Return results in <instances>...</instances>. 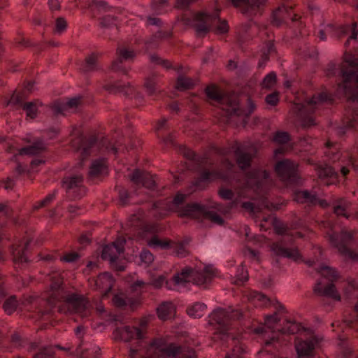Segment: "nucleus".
<instances>
[{
  "label": "nucleus",
  "mask_w": 358,
  "mask_h": 358,
  "mask_svg": "<svg viewBox=\"0 0 358 358\" xmlns=\"http://www.w3.org/2000/svg\"><path fill=\"white\" fill-rule=\"evenodd\" d=\"M342 83L338 90L350 100L358 101V56L345 52L340 65Z\"/></svg>",
  "instance_id": "nucleus-1"
},
{
  "label": "nucleus",
  "mask_w": 358,
  "mask_h": 358,
  "mask_svg": "<svg viewBox=\"0 0 358 358\" xmlns=\"http://www.w3.org/2000/svg\"><path fill=\"white\" fill-rule=\"evenodd\" d=\"M195 358V352L181 348L165 338L155 339L148 347L144 358Z\"/></svg>",
  "instance_id": "nucleus-2"
},
{
  "label": "nucleus",
  "mask_w": 358,
  "mask_h": 358,
  "mask_svg": "<svg viewBox=\"0 0 358 358\" xmlns=\"http://www.w3.org/2000/svg\"><path fill=\"white\" fill-rule=\"evenodd\" d=\"M61 285L60 279L51 284L52 294L48 299L49 303L54 304L56 301L62 299L69 312L78 313L82 317L88 316L90 313L88 302L82 296L76 294L64 295L63 291L59 290Z\"/></svg>",
  "instance_id": "nucleus-3"
},
{
  "label": "nucleus",
  "mask_w": 358,
  "mask_h": 358,
  "mask_svg": "<svg viewBox=\"0 0 358 358\" xmlns=\"http://www.w3.org/2000/svg\"><path fill=\"white\" fill-rule=\"evenodd\" d=\"M157 231V226H146L140 232V238L147 242L148 245L152 249H169L172 248L173 252L180 257H185L187 255L184 244L174 243L168 239H161L155 234Z\"/></svg>",
  "instance_id": "nucleus-4"
},
{
  "label": "nucleus",
  "mask_w": 358,
  "mask_h": 358,
  "mask_svg": "<svg viewBox=\"0 0 358 358\" xmlns=\"http://www.w3.org/2000/svg\"><path fill=\"white\" fill-rule=\"evenodd\" d=\"M215 24L217 34H224L228 31L227 22L218 18L217 10L214 11L212 14L206 11L198 13L194 16L192 21V26L198 36L205 35Z\"/></svg>",
  "instance_id": "nucleus-5"
},
{
  "label": "nucleus",
  "mask_w": 358,
  "mask_h": 358,
  "mask_svg": "<svg viewBox=\"0 0 358 358\" xmlns=\"http://www.w3.org/2000/svg\"><path fill=\"white\" fill-rule=\"evenodd\" d=\"M272 183L269 177V173L266 171L254 170L246 176L245 186L237 194L232 203L233 206H236L239 202L238 199L245 197V189H252L255 192L263 191L266 189Z\"/></svg>",
  "instance_id": "nucleus-6"
},
{
  "label": "nucleus",
  "mask_w": 358,
  "mask_h": 358,
  "mask_svg": "<svg viewBox=\"0 0 358 358\" xmlns=\"http://www.w3.org/2000/svg\"><path fill=\"white\" fill-rule=\"evenodd\" d=\"M330 99V96L325 92H322L317 96H313L311 99L303 103H296L294 110L297 112V115L301 119V125L303 127L313 125L315 121L310 114L314 112L321 103Z\"/></svg>",
  "instance_id": "nucleus-7"
},
{
  "label": "nucleus",
  "mask_w": 358,
  "mask_h": 358,
  "mask_svg": "<svg viewBox=\"0 0 358 358\" xmlns=\"http://www.w3.org/2000/svg\"><path fill=\"white\" fill-rule=\"evenodd\" d=\"M206 93L209 98L221 101L222 110L225 111L227 116H231L234 114L240 115L241 114L236 96L232 95L222 97L218 88L215 86L208 87L206 90Z\"/></svg>",
  "instance_id": "nucleus-8"
},
{
  "label": "nucleus",
  "mask_w": 358,
  "mask_h": 358,
  "mask_svg": "<svg viewBox=\"0 0 358 358\" xmlns=\"http://www.w3.org/2000/svg\"><path fill=\"white\" fill-rule=\"evenodd\" d=\"M342 34H350L347 43H349L350 40H355L358 35V31L356 29V24L353 23L352 25H345L338 29H336L331 24H322L318 33V37L321 41H325L329 37H339Z\"/></svg>",
  "instance_id": "nucleus-9"
},
{
  "label": "nucleus",
  "mask_w": 358,
  "mask_h": 358,
  "mask_svg": "<svg viewBox=\"0 0 358 358\" xmlns=\"http://www.w3.org/2000/svg\"><path fill=\"white\" fill-rule=\"evenodd\" d=\"M180 215L198 220L208 219L219 225L223 224V220L219 215L206 211L203 206L196 203L187 205L181 210Z\"/></svg>",
  "instance_id": "nucleus-10"
},
{
  "label": "nucleus",
  "mask_w": 358,
  "mask_h": 358,
  "mask_svg": "<svg viewBox=\"0 0 358 358\" xmlns=\"http://www.w3.org/2000/svg\"><path fill=\"white\" fill-rule=\"evenodd\" d=\"M125 242L126 241L124 238H118L112 244L106 245L103 248L101 253L102 259L109 261L111 266L119 271L124 269L123 266L117 265L116 260L123 252Z\"/></svg>",
  "instance_id": "nucleus-11"
},
{
  "label": "nucleus",
  "mask_w": 358,
  "mask_h": 358,
  "mask_svg": "<svg viewBox=\"0 0 358 358\" xmlns=\"http://www.w3.org/2000/svg\"><path fill=\"white\" fill-rule=\"evenodd\" d=\"M329 241L333 246L338 248V251L353 261L358 262V253L349 250L346 243L352 238V233L350 231H342L340 236L335 234H329Z\"/></svg>",
  "instance_id": "nucleus-12"
},
{
  "label": "nucleus",
  "mask_w": 358,
  "mask_h": 358,
  "mask_svg": "<svg viewBox=\"0 0 358 358\" xmlns=\"http://www.w3.org/2000/svg\"><path fill=\"white\" fill-rule=\"evenodd\" d=\"M298 164L289 159L279 161L275 171L280 179L286 182H294L297 176Z\"/></svg>",
  "instance_id": "nucleus-13"
},
{
  "label": "nucleus",
  "mask_w": 358,
  "mask_h": 358,
  "mask_svg": "<svg viewBox=\"0 0 358 358\" xmlns=\"http://www.w3.org/2000/svg\"><path fill=\"white\" fill-rule=\"evenodd\" d=\"M239 313H232L225 309L218 308L215 310L208 315V324L217 326V329L222 331H225V327L229 324L231 319L238 318Z\"/></svg>",
  "instance_id": "nucleus-14"
},
{
  "label": "nucleus",
  "mask_w": 358,
  "mask_h": 358,
  "mask_svg": "<svg viewBox=\"0 0 358 358\" xmlns=\"http://www.w3.org/2000/svg\"><path fill=\"white\" fill-rule=\"evenodd\" d=\"M193 269L185 267L179 273L175 274L170 282H166V287L172 290H181L187 283H193Z\"/></svg>",
  "instance_id": "nucleus-15"
},
{
  "label": "nucleus",
  "mask_w": 358,
  "mask_h": 358,
  "mask_svg": "<svg viewBox=\"0 0 358 358\" xmlns=\"http://www.w3.org/2000/svg\"><path fill=\"white\" fill-rule=\"evenodd\" d=\"M326 154L334 162L341 160V173L343 176H345L349 173L350 167H353L355 169L358 168V164L354 161L352 153L349 152H344L341 154L339 152L334 153L332 150L326 152Z\"/></svg>",
  "instance_id": "nucleus-16"
},
{
  "label": "nucleus",
  "mask_w": 358,
  "mask_h": 358,
  "mask_svg": "<svg viewBox=\"0 0 358 358\" xmlns=\"http://www.w3.org/2000/svg\"><path fill=\"white\" fill-rule=\"evenodd\" d=\"M320 339L316 336H312L309 340L297 339L295 348L297 358H310L314 355V350L319 343Z\"/></svg>",
  "instance_id": "nucleus-17"
},
{
  "label": "nucleus",
  "mask_w": 358,
  "mask_h": 358,
  "mask_svg": "<svg viewBox=\"0 0 358 358\" xmlns=\"http://www.w3.org/2000/svg\"><path fill=\"white\" fill-rule=\"evenodd\" d=\"M113 338L117 341L129 342L133 339H142L143 332L135 327L124 326L115 329L113 331Z\"/></svg>",
  "instance_id": "nucleus-18"
},
{
  "label": "nucleus",
  "mask_w": 358,
  "mask_h": 358,
  "mask_svg": "<svg viewBox=\"0 0 358 358\" xmlns=\"http://www.w3.org/2000/svg\"><path fill=\"white\" fill-rule=\"evenodd\" d=\"M234 152L238 166L243 169L250 166L251 159L254 157L256 151L252 147L236 145L234 148Z\"/></svg>",
  "instance_id": "nucleus-19"
},
{
  "label": "nucleus",
  "mask_w": 358,
  "mask_h": 358,
  "mask_svg": "<svg viewBox=\"0 0 358 358\" xmlns=\"http://www.w3.org/2000/svg\"><path fill=\"white\" fill-rule=\"evenodd\" d=\"M278 257H287L295 262L302 261V257L296 248H287L281 243H274L271 248Z\"/></svg>",
  "instance_id": "nucleus-20"
},
{
  "label": "nucleus",
  "mask_w": 358,
  "mask_h": 358,
  "mask_svg": "<svg viewBox=\"0 0 358 358\" xmlns=\"http://www.w3.org/2000/svg\"><path fill=\"white\" fill-rule=\"evenodd\" d=\"M193 284L198 286H206L212 277L215 275V268L211 266H206L202 271L193 269Z\"/></svg>",
  "instance_id": "nucleus-21"
},
{
  "label": "nucleus",
  "mask_w": 358,
  "mask_h": 358,
  "mask_svg": "<svg viewBox=\"0 0 358 358\" xmlns=\"http://www.w3.org/2000/svg\"><path fill=\"white\" fill-rule=\"evenodd\" d=\"M45 148L46 145L44 143L37 141L30 146L22 148H19L13 145L9 148V152L13 153L15 156L17 155H35L45 150Z\"/></svg>",
  "instance_id": "nucleus-22"
},
{
  "label": "nucleus",
  "mask_w": 358,
  "mask_h": 358,
  "mask_svg": "<svg viewBox=\"0 0 358 358\" xmlns=\"http://www.w3.org/2000/svg\"><path fill=\"white\" fill-rule=\"evenodd\" d=\"M114 279L108 273L99 275L94 280L95 289L101 290L103 296H106L112 289Z\"/></svg>",
  "instance_id": "nucleus-23"
},
{
  "label": "nucleus",
  "mask_w": 358,
  "mask_h": 358,
  "mask_svg": "<svg viewBox=\"0 0 358 358\" xmlns=\"http://www.w3.org/2000/svg\"><path fill=\"white\" fill-rule=\"evenodd\" d=\"M80 96H75L66 102H55L52 109L55 114H66L69 110H75L80 104Z\"/></svg>",
  "instance_id": "nucleus-24"
},
{
  "label": "nucleus",
  "mask_w": 358,
  "mask_h": 358,
  "mask_svg": "<svg viewBox=\"0 0 358 358\" xmlns=\"http://www.w3.org/2000/svg\"><path fill=\"white\" fill-rule=\"evenodd\" d=\"M118 58L113 63V69L115 71H120L124 73L127 72V70L122 68L121 64L123 60H130L135 57V52L130 49L122 48L118 49Z\"/></svg>",
  "instance_id": "nucleus-25"
},
{
  "label": "nucleus",
  "mask_w": 358,
  "mask_h": 358,
  "mask_svg": "<svg viewBox=\"0 0 358 358\" xmlns=\"http://www.w3.org/2000/svg\"><path fill=\"white\" fill-rule=\"evenodd\" d=\"M315 292L324 296H327L332 298L334 300L340 301L341 296L335 286L333 284H330L328 286H324L323 280L318 282L314 289Z\"/></svg>",
  "instance_id": "nucleus-26"
},
{
  "label": "nucleus",
  "mask_w": 358,
  "mask_h": 358,
  "mask_svg": "<svg viewBox=\"0 0 358 358\" xmlns=\"http://www.w3.org/2000/svg\"><path fill=\"white\" fill-rule=\"evenodd\" d=\"M131 180L136 184L142 183L143 186L148 189H152L155 186V181L152 176L148 173H143L139 170H136L132 173Z\"/></svg>",
  "instance_id": "nucleus-27"
},
{
  "label": "nucleus",
  "mask_w": 358,
  "mask_h": 358,
  "mask_svg": "<svg viewBox=\"0 0 358 358\" xmlns=\"http://www.w3.org/2000/svg\"><path fill=\"white\" fill-rule=\"evenodd\" d=\"M294 199L298 203H310L312 204L319 203L322 206H324L326 204L324 201L319 200L315 194H311L306 190L296 192Z\"/></svg>",
  "instance_id": "nucleus-28"
},
{
  "label": "nucleus",
  "mask_w": 358,
  "mask_h": 358,
  "mask_svg": "<svg viewBox=\"0 0 358 358\" xmlns=\"http://www.w3.org/2000/svg\"><path fill=\"white\" fill-rule=\"evenodd\" d=\"M140 303L141 299L139 297L132 299L126 296L125 294L122 292L117 293L113 298V303L117 307L129 306L133 308L140 304Z\"/></svg>",
  "instance_id": "nucleus-29"
},
{
  "label": "nucleus",
  "mask_w": 358,
  "mask_h": 358,
  "mask_svg": "<svg viewBox=\"0 0 358 358\" xmlns=\"http://www.w3.org/2000/svg\"><path fill=\"white\" fill-rule=\"evenodd\" d=\"M266 0H231L235 7L243 6V13H251L255 8L259 7Z\"/></svg>",
  "instance_id": "nucleus-30"
},
{
  "label": "nucleus",
  "mask_w": 358,
  "mask_h": 358,
  "mask_svg": "<svg viewBox=\"0 0 358 358\" xmlns=\"http://www.w3.org/2000/svg\"><path fill=\"white\" fill-rule=\"evenodd\" d=\"M108 166L104 159H98L92 162L89 175L92 178L108 174Z\"/></svg>",
  "instance_id": "nucleus-31"
},
{
  "label": "nucleus",
  "mask_w": 358,
  "mask_h": 358,
  "mask_svg": "<svg viewBox=\"0 0 358 358\" xmlns=\"http://www.w3.org/2000/svg\"><path fill=\"white\" fill-rule=\"evenodd\" d=\"M280 319L277 313L271 315H266L264 320V327L256 328L254 331L256 334H262L265 331V328L270 329L271 331H278L277 328Z\"/></svg>",
  "instance_id": "nucleus-32"
},
{
  "label": "nucleus",
  "mask_w": 358,
  "mask_h": 358,
  "mask_svg": "<svg viewBox=\"0 0 358 358\" xmlns=\"http://www.w3.org/2000/svg\"><path fill=\"white\" fill-rule=\"evenodd\" d=\"M175 311V306L170 301L162 303L157 308V316L162 320L169 319L174 314Z\"/></svg>",
  "instance_id": "nucleus-33"
},
{
  "label": "nucleus",
  "mask_w": 358,
  "mask_h": 358,
  "mask_svg": "<svg viewBox=\"0 0 358 358\" xmlns=\"http://www.w3.org/2000/svg\"><path fill=\"white\" fill-rule=\"evenodd\" d=\"M291 9L286 6H282L279 7L273 14L272 22L275 26H279L281 23L285 21L287 17L291 15Z\"/></svg>",
  "instance_id": "nucleus-34"
},
{
  "label": "nucleus",
  "mask_w": 358,
  "mask_h": 358,
  "mask_svg": "<svg viewBox=\"0 0 358 358\" xmlns=\"http://www.w3.org/2000/svg\"><path fill=\"white\" fill-rule=\"evenodd\" d=\"M27 246V243H20L13 246L11 252L13 257V261L15 263H23L27 262V258L24 252Z\"/></svg>",
  "instance_id": "nucleus-35"
},
{
  "label": "nucleus",
  "mask_w": 358,
  "mask_h": 358,
  "mask_svg": "<svg viewBox=\"0 0 358 358\" xmlns=\"http://www.w3.org/2000/svg\"><path fill=\"white\" fill-rule=\"evenodd\" d=\"M206 309L207 306L205 303L196 302L187 307V313L191 317L199 318L206 313Z\"/></svg>",
  "instance_id": "nucleus-36"
},
{
  "label": "nucleus",
  "mask_w": 358,
  "mask_h": 358,
  "mask_svg": "<svg viewBox=\"0 0 358 358\" xmlns=\"http://www.w3.org/2000/svg\"><path fill=\"white\" fill-rule=\"evenodd\" d=\"M83 183V177L81 176H75L69 178H66L64 180L62 186L66 190L70 192L80 188Z\"/></svg>",
  "instance_id": "nucleus-37"
},
{
  "label": "nucleus",
  "mask_w": 358,
  "mask_h": 358,
  "mask_svg": "<svg viewBox=\"0 0 358 358\" xmlns=\"http://www.w3.org/2000/svg\"><path fill=\"white\" fill-rule=\"evenodd\" d=\"M57 347L60 349L65 350H71L72 353H73L75 355V356L80 357V358H93V357L91 356V355H90L91 349H90L87 346H85L84 348H83V346H80V345H79L78 346H77L75 348V350H73L72 347H67V348H62L59 346H57Z\"/></svg>",
  "instance_id": "nucleus-38"
},
{
  "label": "nucleus",
  "mask_w": 358,
  "mask_h": 358,
  "mask_svg": "<svg viewBox=\"0 0 358 358\" xmlns=\"http://www.w3.org/2000/svg\"><path fill=\"white\" fill-rule=\"evenodd\" d=\"M317 172L319 178L321 179H324L327 178L333 179L336 178L337 176L336 172L334 170H333V169L331 166L327 164L318 166L317 168Z\"/></svg>",
  "instance_id": "nucleus-39"
},
{
  "label": "nucleus",
  "mask_w": 358,
  "mask_h": 358,
  "mask_svg": "<svg viewBox=\"0 0 358 358\" xmlns=\"http://www.w3.org/2000/svg\"><path fill=\"white\" fill-rule=\"evenodd\" d=\"M319 273L322 276L323 280L327 279L330 282H333L338 278L337 272L334 268L327 266H321Z\"/></svg>",
  "instance_id": "nucleus-40"
},
{
  "label": "nucleus",
  "mask_w": 358,
  "mask_h": 358,
  "mask_svg": "<svg viewBox=\"0 0 358 358\" xmlns=\"http://www.w3.org/2000/svg\"><path fill=\"white\" fill-rule=\"evenodd\" d=\"M96 57L92 54L86 58L85 62L82 64L81 70L83 72L88 73L96 69Z\"/></svg>",
  "instance_id": "nucleus-41"
},
{
  "label": "nucleus",
  "mask_w": 358,
  "mask_h": 358,
  "mask_svg": "<svg viewBox=\"0 0 358 358\" xmlns=\"http://www.w3.org/2000/svg\"><path fill=\"white\" fill-rule=\"evenodd\" d=\"M249 299L255 306H259L265 305L268 301V299L265 295L257 292H252V293H250L249 296Z\"/></svg>",
  "instance_id": "nucleus-42"
},
{
  "label": "nucleus",
  "mask_w": 358,
  "mask_h": 358,
  "mask_svg": "<svg viewBox=\"0 0 358 358\" xmlns=\"http://www.w3.org/2000/svg\"><path fill=\"white\" fill-rule=\"evenodd\" d=\"M194 85V83L192 79L179 76L177 80L176 88L182 91L191 88Z\"/></svg>",
  "instance_id": "nucleus-43"
},
{
  "label": "nucleus",
  "mask_w": 358,
  "mask_h": 358,
  "mask_svg": "<svg viewBox=\"0 0 358 358\" xmlns=\"http://www.w3.org/2000/svg\"><path fill=\"white\" fill-rule=\"evenodd\" d=\"M274 52V46L273 44L270 41L266 44L265 47L262 50V59L259 62V66L260 67L263 66L265 62L268 60V55Z\"/></svg>",
  "instance_id": "nucleus-44"
},
{
  "label": "nucleus",
  "mask_w": 358,
  "mask_h": 358,
  "mask_svg": "<svg viewBox=\"0 0 358 358\" xmlns=\"http://www.w3.org/2000/svg\"><path fill=\"white\" fill-rule=\"evenodd\" d=\"M23 109L26 111L27 116L30 119H34L38 112L37 103L29 102L23 106Z\"/></svg>",
  "instance_id": "nucleus-45"
},
{
  "label": "nucleus",
  "mask_w": 358,
  "mask_h": 358,
  "mask_svg": "<svg viewBox=\"0 0 358 358\" xmlns=\"http://www.w3.org/2000/svg\"><path fill=\"white\" fill-rule=\"evenodd\" d=\"M227 175H224L222 173L210 172V171H203L201 175V181H210L213 180L216 178H220L223 179L227 178Z\"/></svg>",
  "instance_id": "nucleus-46"
},
{
  "label": "nucleus",
  "mask_w": 358,
  "mask_h": 358,
  "mask_svg": "<svg viewBox=\"0 0 358 358\" xmlns=\"http://www.w3.org/2000/svg\"><path fill=\"white\" fill-rule=\"evenodd\" d=\"M17 304L15 297L10 296L5 301L3 304V309L6 313L11 314L15 310Z\"/></svg>",
  "instance_id": "nucleus-47"
},
{
  "label": "nucleus",
  "mask_w": 358,
  "mask_h": 358,
  "mask_svg": "<svg viewBox=\"0 0 358 358\" xmlns=\"http://www.w3.org/2000/svg\"><path fill=\"white\" fill-rule=\"evenodd\" d=\"M273 141L278 145H283L289 141V136L285 131H278L274 134Z\"/></svg>",
  "instance_id": "nucleus-48"
},
{
  "label": "nucleus",
  "mask_w": 358,
  "mask_h": 358,
  "mask_svg": "<svg viewBox=\"0 0 358 358\" xmlns=\"http://www.w3.org/2000/svg\"><path fill=\"white\" fill-rule=\"evenodd\" d=\"M350 203L344 199H342L338 205L334 207V213L337 215H343L344 217H348L345 211L346 209L349 207Z\"/></svg>",
  "instance_id": "nucleus-49"
},
{
  "label": "nucleus",
  "mask_w": 358,
  "mask_h": 358,
  "mask_svg": "<svg viewBox=\"0 0 358 358\" xmlns=\"http://www.w3.org/2000/svg\"><path fill=\"white\" fill-rule=\"evenodd\" d=\"M156 81L154 76L145 78L144 87L148 94H152L155 91Z\"/></svg>",
  "instance_id": "nucleus-50"
},
{
  "label": "nucleus",
  "mask_w": 358,
  "mask_h": 358,
  "mask_svg": "<svg viewBox=\"0 0 358 358\" xmlns=\"http://www.w3.org/2000/svg\"><path fill=\"white\" fill-rule=\"evenodd\" d=\"M185 199V195L181 193H178L174 199H173L170 207L167 210H176L178 207L184 201Z\"/></svg>",
  "instance_id": "nucleus-51"
},
{
  "label": "nucleus",
  "mask_w": 358,
  "mask_h": 358,
  "mask_svg": "<svg viewBox=\"0 0 358 358\" xmlns=\"http://www.w3.org/2000/svg\"><path fill=\"white\" fill-rule=\"evenodd\" d=\"M276 81V75L275 73L271 72L268 73L266 77L264 78L262 85L265 88H271L272 87Z\"/></svg>",
  "instance_id": "nucleus-52"
},
{
  "label": "nucleus",
  "mask_w": 358,
  "mask_h": 358,
  "mask_svg": "<svg viewBox=\"0 0 358 358\" xmlns=\"http://www.w3.org/2000/svg\"><path fill=\"white\" fill-rule=\"evenodd\" d=\"M80 255L75 252H71L65 254L60 258V260L67 263H72L78 259Z\"/></svg>",
  "instance_id": "nucleus-53"
},
{
  "label": "nucleus",
  "mask_w": 358,
  "mask_h": 358,
  "mask_svg": "<svg viewBox=\"0 0 358 358\" xmlns=\"http://www.w3.org/2000/svg\"><path fill=\"white\" fill-rule=\"evenodd\" d=\"M67 23L62 17H59L56 20L55 31L57 34L62 33L66 28Z\"/></svg>",
  "instance_id": "nucleus-54"
},
{
  "label": "nucleus",
  "mask_w": 358,
  "mask_h": 358,
  "mask_svg": "<svg viewBox=\"0 0 358 358\" xmlns=\"http://www.w3.org/2000/svg\"><path fill=\"white\" fill-rule=\"evenodd\" d=\"M140 258L142 262L145 264H150L154 260L152 254L148 250H143L140 255Z\"/></svg>",
  "instance_id": "nucleus-55"
},
{
  "label": "nucleus",
  "mask_w": 358,
  "mask_h": 358,
  "mask_svg": "<svg viewBox=\"0 0 358 358\" xmlns=\"http://www.w3.org/2000/svg\"><path fill=\"white\" fill-rule=\"evenodd\" d=\"M54 351L50 347L45 348L35 356V358H54Z\"/></svg>",
  "instance_id": "nucleus-56"
},
{
  "label": "nucleus",
  "mask_w": 358,
  "mask_h": 358,
  "mask_svg": "<svg viewBox=\"0 0 358 358\" xmlns=\"http://www.w3.org/2000/svg\"><path fill=\"white\" fill-rule=\"evenodd\" d=\"M148 284H146L142 280H137L131 287L133 292H142L145 290Z\"/></svg>",
  "instance_id": "nucleus-57"
},
{
  "label": "nucleus",
  "mask_w": 358,
  "mask_h": 358,
  "mask_svg": "<svg viewBox=\"0 0 358 358\" xmlns=\"http://www.w3.org/2000/svg\"><path fill=\"white\" fill-rule=\"evenodd\" d=\"M166 282L168 281L166 280L165 278L163 275H159L155 279L152 280L150 284L155 288H160L164 285L166 286Z\"/></svg>",
  "instance_id": "nucleus-58"
},
{
  "label": "nucleus",
  "mask_w": 358,
  "mask_h": 358,
  "mask_svg": "<svg viewBox=\"0 0 358 358\" xmlns=\"http://www.w3.org/2000/svg\"><path fill=\"white\" fill-rule=\"evenodd\" d=\"M248 272L245 269V268L242 266L238 270L236 283H238V282H243L246 281L248 280Z\"/></svg>",
  "instance_id": "nucleus-59"
},
{
  "label": "nucleus",
  "mask_w": 358,
  "mask_h": 358,
  "mask_svg": "<svg viewBox=\"0 0 358 358\" xmlns=\"http://www.w3.org/2000/svg\"><path fill=\"white\" fill-rule=\"evenodd\" d=\"M243 350L242 346H236L232 353L227 355L225 358H242Z\"/></svg>",
  "instance_id": "nucleus-60"
},
{
  "label": "nucleus",
  "mask_w": 358,
  "mask_h": 358,
  "mask_svg": "<svg viewBox=\"0 0 358 358\" xmlns=\"http://www.w3.org/2000/svg\"><path fill=\"white\" fill-rule=\"evenodd\" d=\"M219 195L221 198L227 200H231L234 197V193L231 190L226 188H222L219 190Z\"/></svg>",
  "instance_id": "nucleus-61"
},
{
  "label": "nucleus",
  "mask_w": 358,
  "mask_h": 358,
  "mask_svg": "<svg viewBox=\"0 0 358 358\" xmlns=\"http://www.w3.org/2000/svg\"><path fill=\"white\" fill-rule=\"evenodd\" d=\"M299 329V325L296 322H288L287 327L283 331L285 333L295 334Z\"/></svg>",
  "instance_id": "nucleus-62"
},
{
  "label": "nucleus",
  "mask_w": 358,
  "mask_h": 358,
  "mask_svg": "<svg viewBox=\"0 0 358 358\" xmlns=\"http://www.w3.org/2000/svg\"><path fill=\"white\" fill-rule=\"evenodd\" d=\"M278 94L273 93L268 95L266 97V102L271 106H275L278 102Z\"/></svg>",
  "instance_id": "nucleus-63"
},
{
  "label": "nucleus",
  "mask_w": 358,
  "mask_h": 358,
  "mask_svg": "<svg viewBox=\"0 0 358 358\" xmlns=\"http://www.w3.org/2000/svg\"><path fill=\"white\" fill-rule=\"evenodd\" d=\"M22 101V96L19 94H13L8 102V105L21 104Z\"/></svg>",
  "instance_id": "nucleus-64"
}]
</instances>
